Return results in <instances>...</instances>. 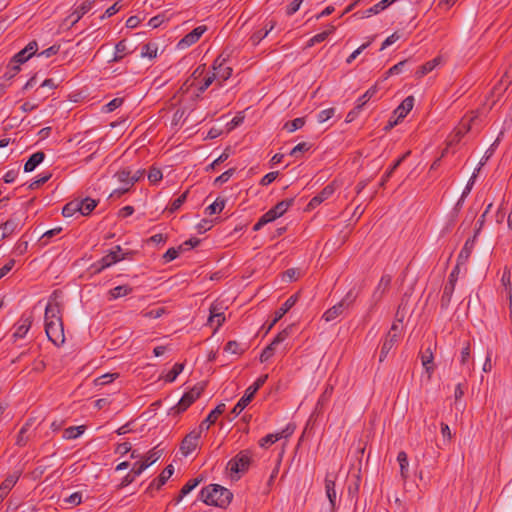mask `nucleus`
<instances>
[{"mask_svg":"<svg viewBox=\"0 0 512 512\" xmlns=\"http://www.w3.org/2000/svg\"><path fill=\"white\" fill-rule=\"evenodd\" d=\"M202 481V478L190 479L180 490V494L177 498V502H180L182 498L188 495L194 488H196Z\"/></svg>","mask_w":512,"mask_h":512,"instance_id":"obj_38","label":"nucleus"},{"mask_svg":"<svg viewBox=\"0 0 512 512\" xmlns=\"http://www.w3.org/2000/svg\"><path fill=\"white\" fill-rule=\"evenodd\" d=\"M268 378V375L260 376L253 385L249 386L243 397L237 402V404L232 409L231 413L236 417L238 416L251 402L255 393L264 385Z\"/></svg>","mask_w":512,"mask_h":512,"instance_id":"obj_3","label":"nucleus"},{"mask_svg":"<svg viewBox=\"0 0 512 512\" xmlns=\"http://www.w3.org/2000/svg\"><path fill=\"white\" fill-rule=\"evenodd\" d=\"M252 462V452L249 450L240 451L227 464V469L233 474H243L248 471Z\"/></svg>","mask_w":512,"mask_h":512,"instance_id":"obj_4","label":"nucleus"},{"mask_svg":"<svg viewBox=\"0 0 512 512\" xmlns=\"http://www.w3.org/2000/svg\"><path fill=\"white\" fill-rule=\"evenodd\" d=\"M334 192V189L331 186H326L320 193H318L315 197L310 200L309 206L316 207L321 204L323 201L328 199Z\"/></svg>","mask_w":512,"mask_h":512,"instance_id":"obj_35","label":"nucleus"},{"mask_svg":"<svg viewBox=\"0 0 512 512\" xmlns=\"http://www.w3.org/2000/svg\"><path fill=\"white\" fill-rule=\"evenodd\" d=\"M414 106V97L408 96L406 97L402 103L394 110V115L396 116L395 121L389 122V127H393L398 123L399 120L404 119L407 114L412 110Z\"/></svg>","mask_w":512,"mask_h":512,"instance_id":"obj_14","label":"nucleus"},{"mask_svg":"<svg viewBox=\"0 0 512 512\" xmlns=\"http://www.w3.org/2000/svg\"><path fill=\"white\" fill-rule=\"evenodd\" d=\"M401 324L400 322H394L388 331L385 340L381 346L379 361L383 362L394 345L398 342L401 336Z\"/></svg>","mask_w":512,"mask_h":512,"instance_id":"obj_5","label":"nucleus"},{"mask_svg":"<svg viewBox=\"0 0 512 512\" xmlns=\"http://www.w3.org/2000/svg\"><path fill=\"white\" fill-rule=\"evenodd\" d=\"M133 288L129 285H120L108 291L109 300H115L130 294Z\"/></svg>","mask_w":512,"mask_h":512,"instance_id":"obj_34","label":"nucleus"},{"mask_svg":"<svg viewBox=\"0 0 512 512\" xmlns=\"http://www.w3.org/2000/svg\"><path fill=\"white\" fill-rule=\"evenodd\" d=\"M275 26V21H268L263 29L253 33V35L250 38L252 44L258 45L275 28Z\"/></svg>","mask_w":512,"mask_h":512,"instance_id":"obj_26","label":"nucleus"},{"mask_svg":"<svg viewBox=\"0 0 512 512\" xmlns=\"http://www.w3.org/2000/svg\"><path fill=\"white\" fill-rule=\"evenodd\" d=\"M394 2H395V0H381L380 2L375 4L373 7L369 8L363 12H356L353 16H355L359 19L368 18L372 15H376V14L380 13L381 11L385 10L390 5H392Z\"/></svg>","mask_w":512,"mask_h":512,"instance_id":"obj_20","label":"nucleus"},{"mask_svg":"<svg viewBox=\"0 0 512 512\" xmlns=\"http://www.w3.org/2000/svg\"><path fill=\"white\" fill-rule=\"evenodd\" d=\"M335 112H336L335 108H328V109L322 110L317 115V121L319 123H324V122L328 121L329 119H331L335 115Z\"/></svg>","mask_w":512,"mask_h":512,"instance_id":"obj_53","label":"nucleus"},{"mask_svg":"<svg viewBox=\"0 0 512 512\" xmlns=\"http://www.w3.org/2000/svg\"><path fill=\"white\" fill-rule=\"evenodd\" d=\"M79 205L81 206L80 214L88 215L95 209L97 202L91 198H85L79 200Z\"/></svg>","mask_w":512,"mask_h":512,"instance_id":"obj_43","label":"nucleus"},{"mask_svg":"<svg viewBox=\"0 0 512 512\" xmlns=\"http://www.w3.org/2000/svg\"><path fill=\"white\" fill-rule=\"evenodd\" d=\"M458 277V268L456 267L449 275L448 282L445 284L443 293L441 296V307L447 308L450 304L453 292L455 290V284Z\"/></svg>","mask_w":512,"mask_h":512,"instance_id":"obj_11","label":"nucleus"},{"mask_svg":"<svg viewBox=\"0 0 512 512\" xmlns=\"http://www.w3.org/2000/svg\"><path fill=\"white\" fill-rule=\"evenodd\" d=\"M332 393L333 387L331 385L326 386L325 390L318 399L317 408L324 406L330 400Z\"/></svg>","mask_w":512,"mask_h":512,"instance_id":"obj_50","label":"nucleus"},{"mask_svg":"<svg viewBox=\"0 0 512 512\" xmlns=\"http://www.w3.org/2000/svg\"><path fill=\"white\" fill-rule=\"evenodd\" d=\"M114 177L125 187L131 188L133 186V182H131V171L128 169L118 171L115 173Z\"/></svg>","mask_w":512,"mask_h":512,"instance_id":"obj_42","label":"nucleus"},{"mask_svg":"<svg viewBox=\"0 0 512 512\" xmlns=\"http://www.w3.org/2000/svg\"><path fill=\"white\" fill-rule=\"evenodd\" d=\"M440 62H441V58L436 57V58L426 62L425 64L421 65L415 73L416 77L421 78V77L425 76L426 74L430 73L440 64Z\"/></svg>","mask_w":512,"mask_h":512,"instance_id":"obj_31","label":"nucleus"},{"mask_svg":"<svg viewBox=\"0 0 512 512\" xmlns=\"http://www.w3.org/2000/svg\"><path fill=\"white\" fill-rule=\"evenodd\" d=\"M18 479H19L18 474L8 476L1 484V486L3 487V490L10 491L14 487V485L17 483Z\"/></svg>","mask_w":512,"mask_h":512,"instance_id":"obj_57","label":"nucleus"},{"mask_svg":"<svg viewBox=\"0 0 512 512\" xmlns=\"http://www.w3.org/2000/svg\"><path fill=\"white\" fill-rule=\"evenodd\" d=\"M45 332L48 339L57 347L65 343L63 321L60 306L57 302H49L45 309Z\"/></svg>","mask_w":512,"mask_h":512,"instance_id":"obj_1","label":"nucleus"},{"mask_svg":"<svg viewBox=\"0 0 512 512\" xmlns=\"http://www.w3.org/2000/svg\"><path fill=\"white\" fill-rule=\"evenodd\" d=\"M234 173H235L234 168L228 169L227 171L223 172L220 176H218L215 179V184H223V183L227 182L232 177V175Z\"/></svg>","mask_w":512,"mask_h":512,"instance_id":"obj_64","label":"nucleus"},{"mask_svg":"<svg viewBox=\"0 0 512 512\" xmlns=\"http://www.w3.org/2000/svg\"><path fill=\"white\" fill-rule=\"evenodd\" d=\"M293 433V429H290V427H286L281 432L274 433V434H268L265 437H263L260 440V446L261 447H269L270 445L274 444L278 440L282 438H287Z\"/></svg>","mask_w":512,"mask_h":512,"instance_id":"obj_22","label":"nucleus"},{"mask_svg":"<svg viewBox=\"0 0 512 512\" xmlns=\"http://www.w3.org/2000/svg\"><path fill=\"white\" fill-rule=\"evenodd\" d=\"M225 408L226 406L224 403H220L219 405H217L216 408L208 414V416L200 423V425L197 428L201 432L208 430L210 426L217 421L218 417L222 413H224Z\"/></svg>","mask_w":512,"mask_h":512,"instance_id":"obj_19","label":"nucleus"},{"mask_svg":"<svg viewBox=\"0 0 512 512\" xmlns=\"http://www.w3.org/2000/svg\"><path fill=\"white\" fill-rule=\"evenodd\" d=\"M355 299L356 295L352 291H349L346 294V296L342 299V301L328 309L323 314V318L325 319L326 322H331L335 320L338 316H340L343 313V311L347 307H349L355 301Z\"/></svg>","mask_w":512,"mask_h":512,"instance_id":"obj_6","label":"nucleus"},{"mask_svg":"<svg viewBox=\"0 0 512 512\" xmlns=\"http://www.w3.org/2000/svg\"><path fill=\"white\" fill-rule=\"evenodd\" d=\"M410 154V151L406 152L404 155H402L399 159H397L392 166L385 172L383 175L380 186L383 187L386 182L389 180L393 172L400 166V164L404 161V159Z\"/></svg>","mask_w":512,"mask_h":512,"instance_id":"obj_37","label":"nucleus"},{"mask_svg":"<svg viewBox=\"0 0 512 512\" xmlns=\"http://www.w3.org/2000/svg\"><path fill=\"white\" fill-rule=\"evenodd\" d=\"M225 321L224 313L217 307V305H212L210 307V316L208 322L211 325L215 324L216 329L219 328L223 322Z\"/></svg>","mask_w":512,"mask_h":512,"instance_id":"obj_29","label":"nucleus"},{"mask_svg":"<svg viewBox=\"0 0 512 512\" xmlns=\"http://www.w3.org/2000/svg\"><path fill=\"white\" fill-rule=\"evenodd\" d=\"M433 359H434L433 352L431 351L430 348H427L421 354V362H422V365L425 368L429 378L431 377V375L434 372V366L432 364L433 363Z\"/></svg>","mask_w":512,"mask_h":512,"instance_id":"obj_32","label":"nucleus"},{"mask_svg":"<svg viewBox=\"0 0 512 512\" xmlns=\"http://www.w3.org/2000/svg\"><path fill=\"white\" fill-rule=\"evenodd\" d=\"M19 228V220L16 218L8 219L0 225V240L11 236Z\"/></svg>","mask_w":512,"mask_h":512,"instance_id":"obj_24","label":"nucleus"},{"mask_svg":"<svg viewBox=\"0 0 512 512\" xmlns=\"http://www.w3.org/2000/svg\"><path fill=\"white\" fill-rule=\"evenodd\" d=\"M224 350L231 354H241L244 351L237 341H228L224 347Z\"/></svg>","mask_w":512,"mask_h":512,"instance_id":"obj_52","label":"nucleus"},{"mask_svg":"<svg viewBox=\"0 0 512 512\" xmlns=\"http://www.w3.org/2000/svg\"><path fill=\"white\" fill-rule=\"evenodd\" d=\"M44 158L45 154L41 151L32 154L24 164V171L32 172L44 160Z\"/></svg>","mask_w":512,"mask_h":512,"instance_id":"obj_30","label":"nucleus"},{"mask_svg":"<svg viewBox=\"0 0 512 512\" xmlns=\"http://www.w3.org/2000/svg\"><path fill=\"white\" fill-rule=\"evenodd\" d=\"M202 389L194 387L185 393L176 405L178 413L184 412L201 395Z\"/></svg>","mask_w":512,"mask_h":512,"instance_id":"obj_15","label":"nucleus"},{"mask_svg":"<svg viewBox=\"0 0 512 512\" xmlns=\"http://www.w3.org/2000/svg\"><path fill=\"white\" fill-rule=\"evenodd\" d=\"M187 193H188L187 191L184 192L183 194H181L179 197H177L176 199H174L172 201L171 206L169 208L171 213L177 211L183 205V203L187 199Z\"/></svg>","mask_w":512,"mask_h":512,"instance_id":"obj_56","label":"nucleus"},{"mask_svg":"<svg viewBox=\"0 0 512 512\" xmlns=\"http://www.w3.org/2000/svg\"><path fill=\"white\" fill-rule=\"evenodd\" d=\"M225 204H226V200L223 199V198L218 197L211 205H209L205 209V212L208 215H212V214H215V213H220L224 209Z\"/></svg>","mask_w":512,"mask_h":512,"instance_id":"obj_45","label":"nucleus"},{"mask_svg":"<svg viewBox=\"0 0 512 512\" xmlns=\"http://www.w3.org/2000/svg\"><path fill=\"white\" fill-rule=\"evenodd\" d=\"M200 498L207 505L226 508L230 504L233 494L225 487L211 484L201 490Z\"/></svg>","mask_w":512,"mask_h":512,"instance_id":"obj_2","label":"nucleus"},{"mask_svg":"<svg viewBox=\"0 0 512 512\" xmlns=\"http://www.w3.org/2000/svg\"><path fill=\"white\" fill-rule=\"evenodd\" d=\"M163 454L162 449H157V447L151 449L147 456L145 457V460L143 462H148L151 464L155 463Z\"/></svg>","mask_w":512,"mask_h":512,"instance_id":"obj_51","label":"nucleus"},{"mask_svg":"<svg viewBox=\"0 0 512 512\" xmlns=\"http://www.w3.org/2000/svg\"><path fill=\"white\" fill-rule=\"evenodd\" d=\"M476 118V115H473L468 119L463 118L460 123V127L455 132L453 138L450 140V143L459 142L462 136L471 129V122H473Z\"/></svg>","mask_w":512,"mask_h":512,"instance_id":"obj_27","label":"nucleus"},{"mask_svg":"<svg viewBox=\"0 0 512 512\" xmlns=\"http://www.w3.org/2000/svg\"><path fill=\"white\" fill-rule=\"evenodd\" d=\"M501 283L505 288V291L508 292L509 289H511V273L508 268H504L502 276H501Z\"/></svg>","mask_w":512,"mask_h":512,"instance_id":"obj_62","label":"nucleus"},{"mask_svg":"<svg viewBox=\"0 0 512 512\" xmlns=\"http://www.w3.org/2000/svg\"><path fill=\"white\" fill-rule=\"evenodd\" d=\"M62 231L61 227H56L51 230L46 231L40 238V241L43 245H47L50 239L56 235H58Z\"/></svg>","mask_w":512,"mask_h":512,"instance_id":"obj_54","label":"nucleus"},{"mask_svg":"<svg viewBox=\"0 0 512 512\" xmlns=\"http://www.w3.org/2000/svg\"><path fill=\"white\" fill-rule=\"evenodd\" d=\"M215 76L213 73H208L203 80L198 84V94L196 95L197 98L200 97V94L203 93L210 85H212L213 82H215Z\"/></svg>","mask_w":512,"mask_h":512,"instance_id":"obj_48","label":"nucleus"},{"mask_svg":"<svg viewBox=\"0 0 512 512\" xmlns=\"http://www.w3.org/2000/svg\"><path fill=\"white\" fill-rule=\"evenodd\" d=\"M126 54H128L126 42L125 40H121L115 45L114 56L111 60H109V62H119Z\"/></svg>","mask_w":512,"mask_h":512,"instance_id":"obj_39","label":"nucleus"},{"mask_svg":"<svg viewBox=\"0 0 512 512\" xmlns=\"http://www.w3.org/2000/svg\"><path fill=\"white\" fill-rule=\"evenodd\" d=\"M122 104H123L122 98H114L104 106L103 110L106 113H110V112L114 111L115 109L119 108Z\"/></svg>","mask_w":512,"mask_h":512,"instance_id":"obj_58","label":"nucleus"},{"mask_svg":"<svg viewBox=\"0 0 512 512\" xmlns=\"http://www.w3.org/2000/svg\"><path fill=\"white\" fill-rule=\"evenodd\" d=\"M293 199L283 200L279 203H277L274 207H272L270 210H268L264 216L267 218L269 222H272L276 220L277 218L281 217L288 208L292 205Z\"/></svg>","mask_w":512,"mask_h":512,"instance_id":"obj_16","label":"nucleus"},{"mask_svg":"<svg viewBox=\"0 0 512 512\" xmlns=\"http://www.w3.org/2000/svg\"><path fill=\"white\" fill-rule=\"evenodd\" d=\"M201 434L202 432L198 428H195L184 437L180 446L183 455H189L198 447Z\"/></svg>","mask_w":512,"mask_h":512,"instance_id":"obj_10","label":"nucleus"},{"mask_svg":"<svg viewBox=\"0 0 512 512\" xmlns=\"http://www.w3.org/2000/svg\"><path fill=\"white\" fill-rule=\"evenodd\" d=\"M391 284V276L383 275L373 293V299L379 301L384 293L389 289Z\"/></svg>","mask_w":512,"mask_h":512,"instance_id":"obj_28","label":"nucleus"},{"mask_svg":"<svg viewBox=\"0 0 512 512\" xmlns=\"http://www.w3.org/2000/svg\"><path fill=\"white\" fill-rule=\"evenodd\" d=\"M32 325L31 317H21L18 323L15 326V331L13 333V337L15 339H22L28 333L30 327Z\"/></svg>","mask_w":512,"mask_h":512,"instance_id":"obj_23","label":"nucleus"},{"mask_svg":"<svg viewBox=\"0 0 512 512\" xmlns=\"http://www.w3.org/2000/svg\"><path fill=\"white\" fill-rule=\"evenodd\" d=\"M305 125V118L299 117L295 118L292 121H288L284 124V129L288 132L292 133L300 128H302Z\"/></svg>","mask_w":512,"mask_h":512,"instance_id":"obj_47","label":"nucleus"},{"mask_svg":"<svg viewBox=\"0 0 512 512\" xmlns=\"http://www.w3.org/2000/svg\"><path fill=\"white\" fill-rule=\"evenodd\" d=\"M84 432V426H71L64 430L63 438L76 439Z\"/></svg>","mask_w":512,"mask_h":512,"instance_id":"obj_46","label":"nucleus"},{"mask_svg":"<svg viewBox=\"0 0 512 512\" xmlns=\"http://www.w3.org/2000/svg\"><path fill=\"white\" fill-rule=\"evenodd\" d=\"M337 475L334 473H327L324 484H325V492L326 496L329 500L331 510L334 511L336 508V501H337V491L335 488V482H336Z\"/></svg>","mask_w":512,"mask_h":512,"instance_id":"obj_13","label":"nucleus"},{"mask_svg":"<svg viewBox=\"0 0 512 512\" xmlns=\"http://www.w3.org/2000/svg\"><path fill=\"white\" fill-rule=\"evenodd\" d=\"M38 51V44L36 41L29 42L25 48L19 51L14 57L13 60L15 63L23 64L28 61L32 56L36 55Z\"/></svg>","mask_w":512,"mask_h":512,"instance_id":"obj_18","label":"nucleus"},{"mask_svg":"<svg viewBox=\"0 0 512 512\" xmlns=\"http://www.w3.org/2000/svg\"><path fill=\"white\" fill-rule=\"evenodd\" d=\"M116 249V251H111L109 254L102 257L101 260L93 265L95 272H101L103 269L111 266L112 264H115L122 259L118 254L121 251L120 247L117 246Z\"/></svg>","mask_w":512,"mask_h":512,"instance_id":"obj_17","label":"nucleus"},{"mask_svg":"<svg viewBox=\"0 0 512 512\" xmlns=\"http://www.w3.org/2000/svg\"><path fill=\"white\" fill-rule=\"evenodd\" d=\"M207 31L205 25L194 28L190 33L186 34L177 44V48L185 49L195 44L201 36Z\"/></svg>","mask_w":512,"mask_h":512,"instance_id":"obj_12","label":"nucleus"},{"mask_svg":"<svg viewBox=\"0 0 512 512\" xmlns=\"http://www.w3.org/2000/svg\"><path fill=\"white\" fill-rule=\"evenodd\" d=\"M377 91V85H373L361 97H359L356 101L357 110H362L366 103L376 95Z\"/></svg>","mask_w":512,"mask_h":512,"instance_id":"obj_36","label":"nucleus"},{"mask_svg":"<svg viewBox=\"0 0 512 512\" xmlns=\"http://www.w3.org/2000/svg\"><path fill=\"white\" fill-rule=\"evenodd\" d=\"M397 461L400 466V476L403 481H406L409 477V462H408V456L404 451H401L397 455Z\"/></svg>","mask_w":512,"mask_h":512,"instance_id":"obj_33","label":"nucleus"},{"mask_svg":"<svg viewBox=\"0 0 512 512\" xmlns=\"http://www.w3.org/2000/svg\"><path fill=\"white\" fill-rule=\"evenodd\" d=\"M163 175L160 169L158 168H151L148 173V180L152 184L158 183L162 179Z\"/></svg>","mask_w":512,"mask_h":512,"instance_id":"obj_59","label":"nucleus"},{"mask_svg":"<svg viewBox=\"0 0 512 512\" xmlns=\"http://www.w3.org/2000/svg\"><path fill=\"white\" fill-rule=\"evenodd\" d=\"M149 466L150 463L148 462H136L132 467L131 473H133L135 476H139Z\"/></svg>","mask_w":512,"mask_h":512,"instance_id":"obj_63","label":"nucleus"},{"mask_svg":"<svg viewBox=\"0 0 512 512\" xmlns=\"http://www.w3.org/2000/svg\"><path fill=\"white\" fill-rule=\"evenodd\" d=\"M174 473V467L173 465H168L156 478L153 480L150 484V489H156L159 490L166 482L167 480L173 475Z\"/></svg>","mask_w":512,"mask_h":512,"instance_id":"obj_25","label":"nucleus"},{"mask_svg":"<svg viewBox=\"0 0 512 512\" xmlns=\"http://www.w3.org/2000/svg\"><path fill=\"white\" fill-rule=\"evenodd\" d=\"M158 46L156 43H146L141 47V57L153 59L157 56Z\"/></svg>","mask_w":512,"mask_h":512,"instance_id":"obj_40","label":"nucleus"},{"mask_svg":"<svg viewBox=\"0 0 512 512\" xmlns=\"http://www.w3.org/2000/svg\"><path fill=\"white\" fill-rule=\"evenodd\" d=\"M181 251H182V246H179L178 248L168 249L166 251V253L163 255L165 262H170V261L176 259Z\"/></svg>","mask_w":512,"mask_h":512,"instance_id":"obj_60","label":"nucleus"},{"mask_svg":"<svg viewBox=\"0 0 512 512\" xmlns=\"http://www.w3.org/2000/svg\"><path fill=\"white\" fill-rule=\"evenodd\" d=\"M81 206L79 200H73L67 203L62 209V215L64 217H72L76 212L80 213Z\"/></svg>","mask_w":512,"mask_h":512,"instance_id":"obj_44","label":"nucleus"},{"mask_svg":"<svg viewBox=\"0 0 512 512\" xmlns=\"http://www.w3.org/2000/svg\"><path fill=\"white\" fill-rule=\"evenodd\" d=\"M291 329L292 326H288L280 331L273 341L262 351L260 355V361L262 363L268 361L274 355L276 347L288 338L291 333Z\"/></svg>","mask_w":512,"mask_h":512,"instance_id":"obj_7","label":"nucleus"},{"mask_svg":"<svg viewBox=\"0 0 512 512\" xmlns=\"http://www.w3.org/2000/svg\"><path fill=\"white\" fill-rule=\"evenodd\" d=\"M299 295L296 293L291 295L282 306L275 312V317L272 323L269 326V329L272 328L298 301Z\"/></svg>","mask_w":512,"mask_h":512,"instance_id":"obj_21","label":"nucleus"},{"mask_svg":"<svg viewBox=\"0 0 512 512\" xmlns=\"http://www.w3.org/2000/svg\"><path fill=\"white\" fill-rule=\"evenodd\" d=\"M184 365L180 363L174 364L172 369L166 374L165 381L166 382H173L176 380L178 375L183 371Z\"/></svg>","mask_w":512,"mask_h":512,"instance_id":"obj_49","label":"nucleus"},{"mask_svg":"<svg viewBox=\"0 0 512 512\" xmlns=\"http://www.w3.org/2000/svg\"><path fill=\"white\" fill-rule=\"evenodd\" d=\"M335 31V26L333 25H330L329 26V29L326 30V31H323L321 33H318L316 35H314L308 42L307 46L308 47H312L314 46L315 44L317 43H321L323 42L324 40H326V38L332 34L333 32Z\"/></svg>","mask_w":512,"mask_h":512,"instance_id":"obj_41","label":"nucleus"},{"mask_svg":"<svg viewBox=\"0 0 512 512\" xmlns=\"http://www.w3.org/2000/svg\"><path fill=\"white\" fill-rule=\"evenodd\" d=\"M406 60L404 61H400L399 63L395 64L394 66H392L387 72H386V76H385V79H387L389 76L391 75H397V74H400L402 71H403V68L405 67L406 65Z\"/></svg>","mask_w":512,"mask_h":512,"instance_id":"obj_61","label":"nucleus"},{"mask_svg":"<svg viewBox=\"0 0 512 512\" xmlns=\"http://www.w3.org/2000/svg\"><path fill=\"white\" fill-rule=\"evenodd\" d=\"M95 4V0H86L78 6L70 15H68L64 24L71 28L74 26L86 13H88Z\"/></svg>","mask_w":512,"mask_h":512,"instance_id":"obj_9","label":"nucleus"},{"mask_svg":"<svg viewBox=\"0 0 512 512\" xmlns=\"http://www.w3.org/2000/svg\"><path fill=\"white\" fill-rule=\"evenodd\" d=\"M226 59L219 56L215 59L212 65V72L215 76L216 82L222 85L223 82L228 80L232 75V68L225 65Z\"/></svg>","mask_w":512,"mask_h":512,"instance_id":"obj_8","label":"nucleus"},{"mask_svg":"<svg viewBox=\"0 0 512 512\" xmlns=\"http://www.w3.org/2000/svg\"><path fill=\"white\" fill-rule=\"evenodd\" d=\"M205 72V66H199L192 74L193 81L188 84L189 81H186L184 85L181 87V90L188 89L189 86L195 85V81L198 80Z\"/></svg>","mask_w":512,"mask_h":512,"instance_id":"obj_55","label":"nucleus"}]
</instances>
